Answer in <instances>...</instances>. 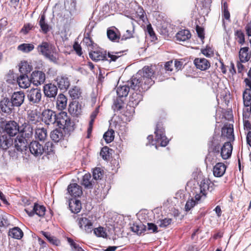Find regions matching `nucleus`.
<instances>
[{
	"label": "nucleus",
	"instance_id": "nucleus-1",
	"mask_svg": "<svg viewBox=\"0 0 251 251\" xmlns=\"http://www.w3.org/2000/svg\"><path fill=\"white\" fill-rule=\"evenodd\" d=\"M154 74L152 67L145 66L136 76L132 77L130 80L127 82V85L117 88V95L120 98L126 97L131 89L136 91V95L138 97L141 96L140 93L147 91L153 84Z\"/></svg>",
	"mask_w": 251,
	"mask_h": 251
},
{
	"label": "nucleus",
	"instance_id": "nucleus-2",
	"mask_svg": "<svg viewBox=\"0 0 251 251\" xmlns=\"http://www.w3.org/2000/svg\"><path fill=\"white\" fill-rule=\"evenodd\" d=\"M123 51L110 52L106 54L105 51L97 50L89 53L90 57L94 61L106 60L109 61H115L118 58L123 55Z\"/></svg>",
	"mask_w": 251,
	"mask_h": 251
},
{
	"label": "nucleus",
	"instance_id": "nucleus-3",
	"mask_svg": "<svg viewBox=\"0 0 251 251\" xmlns=\"http://www.w3.org/2000/svg\"><path fill=\"white\" fill-rule=\"evenodd\" d=\"M38 52L51 61L55 62L58 60L55 47L52 44L43 42L37 47Z\"/></svg>",
	"mask_w": 251,
	"mask_h": 251
},
{
	"label": "nucleus",
	"instance_id": "nucleus-4",
	"mask_svg": "<svg viewBox=\"0 0 251 251\" xmlns=\"http://www.w3.org/2000/svg\"><path fill=\"white\" fill-rule=\"evenodd\" d=\"M215 181L211 182L208 178L203 179L200 184V193L196 194L195 199L197 201H201L202 198L204 199L207 195V191H212L214 189L215 186H217L215 184Z\"/></svg>",
	"mask_w": 251,
	"mask_h": 251
},
{
	"label": "nucleus",
	"instance_id": "nucleus-5",
	"mask_svg": "<svg viewBox=\"0 0 251 251\" xmlns=\"http://www.w3.org/2000/svg\"><path fill=\"white\" fill-rule=\"evenodd\" d=\"M55 124L60 128L68 130H70L73 126L71 119L66 112H61L57 115Z\"/></svg>",
	"mask_w": 251,
	"mask_h": 251
},
{
	"label": "nucleus",
	"instance_id": "nucleus-6",
	"mask_svg": "<svg viewBox=\"0 0 251 251\" xmlns=\"http://www.w3.org/2000/svg\"><path fill=\"white\" fill-rule=\"evenodd\" d=\"M27 98L31 104L38 103L41 100L42 93L41 90L38 88H32L27 91Z\"/></svg>",
	"mask_w": 251,
	"mask_h": 251
},
{
	"label": "nucleus",
	"instance_id": "nucleus-7",
	"mask_svg": "<svg viewBox=\"0 0 251 251\" xmlns=\"http://www.w3.org/2000/svg\"><path fill=\"white\" fill-rule=\"evenodd\" d=\"M57 115L52 110L46 109L42 112V121L47 125H54L56 122Z\"/></svg>",
	"mask_w": 251,
	"mask_h": 251
},
{
	"label": "nucleus",
	"instance_id": "nucleus-8",
	"mask_svg": "<svg viewBox=\"0 0 251 251\" xmlns=\"http://www.w3.org/2000/svg\"><path fill=\"white\" fill-rule=\"evenodd\" d=\"M221 138L223 140L229 141L230 143L234 140L233 127L232 125H226L222 128Z\"/></svg>",
	"mask_w": 251,
	"mask_h": 251
},
{
	"label": "nucleus",
	"instance_id": "nucleus-9",
	"mask_svg": "<svg viewBox=\"0 0 251 251\" xmlns=\"http://www.w3.org/2000/svg\"><path fill=\"white\" fill-rule=\"evenodd\" d=\"M76 222L81 229H83L86 232L91 233L93 230V223L87 218L83 216L78 217Z\"/></svg>",
	"mask_w": 251,
	"mask_h": 251
},
{
	"label": "nucleus",
	"instance_id": "nucleus-10",
	"mask_svg": "<svg viewBox=\"0 0 251 251\" xmlns=\"http://www.w3.org/2000/svg\"><path fill=\"white\" fill-rule=\"evenodd\" d=\"M155 134L156 143L159 144L162 147L166 146L169 143V140L164 134V129L159 127L158 125L156 126Z\"/></svg>",
	"mask_w": 251,
	"mask_h": 251
},
{
	"label": "nucleus",
	"instance_id": "nucleus-11",
	"mask_svg": "<svg viewBox=\"0 0 251 251\" xmlns=\"http://www.w3.org/2000/svg\"><path fill=\"white\" fill-rule=\"evenodd\" d=\"M30 152L35 157L40 156L44 153V147L36 141L31 142L28 145Z\"/></svg>",
	"mask_w": 251,
	"mask_h": 251
},
{
	"label": "nucleus",
	"instance_id": "nucleus-12",
	"mask_svg": "<svg viewBox=\"0 0 251 251\" xmlns=\"http://www.w3.org/2000/svg\"><path fill=\"white\" fill-rule=\"evenodd\" d=\"M28 141L23 136H18L15 139L14 145L17 151L21 152L25 151L28 148Z\"/></svg>",
	"mask_w": 251,
	"mask_h": 251
},
{
	"label": "nucleus",
	"instance_id": "nucleus-13",
	"mask_svg": "<svg viewBox=\"0 0 251 251\" xmlns=\"http://www.w3.org/2000/svg\"><path fill=\"white\" fill-rule=\"evenodd\" d=\"M244 82L247 88L243 92V99L245 106H249L251 102V81L248 78H245Z\"/></svg>",
	"mask_w": 251,
	"mask_h": 251
},
{
	"label": "nucleus",
	"instance_id": "nucleus-14",
	"mask_svg": "<svg viewBox=\"0 0 251 251\" xmlns=\"http://www.w3.org/2000/svg\"><path fill=\"white\" fill-rule=\"evenodd\" d=\"M25 210L30 217H32L34 214H36L39 217H43L45 214L46 208L43 205L35 203L32 210L25 208Z\"/></svg>",
	"mask_w": 251,
	"mask_h": 251
},
{
	"label": "nucleus",
	"instance_id": "nucleus-15",
	"mask_svg": "<svg viewBox=\"0 0 251 251\" xmlns=\"http://www.w3.org/2000/svg\"><path fill=\"white\" fill-rule=\"evenodd\" d=\"M4 130L8 134V136H14L19 132V126L16 122L10 121L5 124Z\"/></svg>",
	"mask_w": 251,
	"mask_h": 251
},
{
	"label": "nucleus",
	"instance_id": "nucleus-16",
	"mask_svg": "<svg viewBox=\"0 0 251 251\" xmlns=\"http://www.w3.org/2000/svg\"><path fill=\"white\" fill-rule=\"evenodd\" d=\"M55 81L61 90H67L70 85V80L66 75H58L55 79Z\"/></svg>",
	"mask_w": 251,
	"mask_h": 251
},
{
	"label": "nucleus",
	"instance_id": "nucleus-17",
	"mask_svg": "<svg viewBox=\"0 0 251 251\" xmlns=\"http://www.w3.org/2000/svg\"><path fill=\"white\" fill-rule=\"evenodd\" d=\"M45 74L41 71H37L32 72L31 76V81L36 86L43 84L45 80Z\"/></svg>",
	"mask_w": 251,
	"mask_h": 251
},
{
	"label": "nucleus",
	"instance_id": "nucleus-18",
	"mask_svg": "<svg viewBox=\"0 0 251 251\" xmlns=\"http://www.w3.org/2000/svg\"><path fill=\"white\" fill-rule=\"evenodd\" d=\"M43 91L46 97L51 98L55 97L57 94L58 89L54 84L49 83L44 85Z\"/></svg>",
	"mask_w": 251,
	"mask_h": 251
},
{
	"label": "nucleus",
	"instance_id": "nucleus-19",
	"mask_svg": "<svg viewBox=\"0 0 251 251\" xmlns=\"http://www.w3.org/2000/svg\"><path fill=\"white\" fill-rule=\"evenodd\" d=\"M232 151V146L229 141H226L221 147L220 154L223 159L226 160L230 157Z\"/></svg>",
	"mask_w": 251,
	"mask_h": 251
},
{
	"label": "nucleus",
	"instance_id": "nucleus-20",
	"mask_svg": "<svg viewBox=\"0 0 251 251\" xmlns=\"http://www.w3.org/2000/svg\"><path fill=\"white\" fill-rule=\"evenodd\" d=\"M25 97L23 92H14L12 95L11 101L14 106H20L24 101Z\"/></svg>",
	"mask_w": 251,
	"mask_h": 251
},
{
	"label": "nucleus",
	"instance_id": "nucleus-21",
	"mask_svg": "<svg viewBox=\"0 0 251 251\" xmlns=\"http://www.w3.org/2000/svg\"><path fill=\"white\" fill-rule=\"evenodd\" d=\"M68 111L74 116H78L81 112V105L76 100L71 102L69 105Z\"/></svg>",
	"mask_w": 251,
	"mask_h": 251
},
{
	"label": "nucleus",
	"instance_id": "nucleus-22",
	"mask_svg": "<svg viewBox=\"0 0 251 251\" xmlns=\"http://www.w3.org/2000/svg\"><path fill=\"white\" fill-rule=\"evenodd\" d=\"M13 144V140L11 137L7 135H3L0 136V148L6 150Z\"/></svg>",
	"mask_w": 251,
	"mask_h": 251
},
{
	"label": "nucleus",
	"instance_id": "nucleus-23",
	"mask_svg": "<svg viewBox=\"0 0 251 251\" xmlns=\"http://www.w3.org/2000/svg\"><path fill=\"white\" fill-rule=\"evenodd\" d=\"M69 193L73 197H76L80 196L82 194V190L81 186L76 183H72L68 187Z\"/></svg>",
	"mask_w": 251,
	"mask_h": 251
},
{
	"label": "nucleus",
	"instance_id": "nucleus-24",
	"mask_svg": "<svg viewBox=\"0 0 251 251\" xmlns=\"http://www.w3.org/2000/svg\"><path fill=\"white\" fill-rule=\"evenodd\" d=\"M194 64L197 69L201 71H205L210 66L209 62L205 58H196L194 60Z\"/></svg>",
	"mask_w": 251,
	"mask_h": 251
},
{
	"label": "nucleus",
	"instance_id": "nucleus-25",
	"mask_svg": "<svg viewBox=\"0 0 251 251\" xmlns=\"http://www.w3.org/2000/svg\"><path fill=\"white\" fill-rule=\"evenodd\" d=\"M13 106H14L8 98H4L0 102V107L3 112L11 113Z\"/></svg>",
	"mask_w": 251,
	"mask_h": 251
},
{
	"label": "nucleus",
	"instance_id": "nucleus-26",
	"mask_svg": "<svg viewBox=\"0 0 251 251\" xmlns=\"http://www.w3.org/2000/svg\"><path fill=\"white\" fill-rule=\"evenodd\" d=\"M67 98L63 94H59L56 100V107L59 110H63L67 107Z\"/></svg>",
	"mask_w": 251,
	"mask_h": 251
},
{
	"label": "nucleus",
	"instance_id": "nucleus-27",
	"mask_svg": "<svg viewBox=\"0 0 251 251\" xmlns=\"http://www.w3.org/2000/svg\"><path fill=\"white\" fill-rule=\"evenodd\" d=\"M17 82L20 87L25 89L30 86L31 81L26 75H21L18 77Z\"/></svg>",
	"mask_w": 251,
	"mask_h": 251
},
{
	"label": "nucleus",
	"instance_id": "nucleus-28",
	"mask_svg": "<svg viewBox=\"0 0 251 251\" xmlns=\"http://www.w3.org/2000/svg\"><path fill=\"white\" fill-rule=\"evenodd\" d=\"M226 166L223 163H217L213 168V175L216 177H221L225 173Z\"/></svg>",
	"mask_w": 251,
	"mask_h": 251
},
{
	"label": "nucleus",
	"instance_id": "nucleus-29",
	"mask_svg": "<svg viewBox=\"0 0 251 251\" xmlns=\"http://www.w3.org/2000/svg\"><path fill=\"white\" fill-rule=\"evenodd\" d=\"M239 56L241 62L245 63L248 61L251 57L249 48L248 47L241 48L239 52Z\"/></svg>",
	"mask_w": 251,
	"mask_h": 251
},
{
	"label": "nucleus",
	"instance_id": "nucleus-30",
	"mask_svg": "<svg viewBox=\"0 0 251 251\" xmlns=\"http://www.w3.org/2000/svg\"><path fill=\"white\" fill-rule=\"evenodd\" d=\"M191 36L190 32L186 29L181 30L176 34V40L179 41H185L189 39Z\"/></svg>",
	"mask_w": 251,
	"mask_h": 251
},
{
	"label": "nucleus",
	"instance_id": "nucleus-31",
	"mask_svg": "<svg viewBox=\"0 0 251 251\" xmlns=\"http://www.w3.org/2000/svg\"><path fill=\"white\" fill-rule=\"evenodd\" d=\"M69 208L72 212L77 213L79 212L81 209V204L79 200H72L70 201Z\"/></svg>",
	"mask_w": 251,
	"mask_h": 251
},
{
	"label": "nucleus",
	"instance_id": "nucleus-32",
	"mask_svg": "<svg viewBox=\"0 0 251 251\" xmlns=\"http://www.w3.org/2000/svg\"><path fill=\"white\" fill-rule=\"evenodd\" d=\"M23 231L18 227H15L9 230L8 235L12 238L20 239L23 236Z\"/></svg>",
	"mask_w": 251,
	"mask_h": 251
},
{
	"label": "nucleus",
	"instance_id": "nucleus-33",
	"mask_svg": "<svg viewBox=\"0 0 251 251\" xmlns=\"http://www.w3.org/2000/svg\"><path fill=\"white\" fill-rule=\"evenodd\" d=\"M146 226L142 224L133 223L130 227L131 230L137 235H141L146 230Z\"/></svg>",
	"mask_w": 251,
	"mask_h": 251
},
{
	"label": "nucleus",
	"instance_id": "nucleus-34",
	"mask_svg": "<svg viewBox=\"0 0 251 251\" xmlns=\"http://www.w3.org/2000/svg\"><path fill=\"white\" fill-rule=\"evenodd\" d=\"M50 136L55 142H58L64 138V134L61 129L53 130L51 132Z\"/></svg>",
	"mask_w": 251,
	"mask_h": 251
},
{
	"label": "nucleus",
	"instance_id": "nucleus-35",
	"mask_svg": "<svg viewBox=\"0 0 251 251\" xmlns=\"http://www.w3.org/2000/svg\"><path fill=\"white\" fill-rule=\"evenodd\" d=\"M47 136V130L42 128H38L36 129L35 132V137L37 139L41 141H44Z\"/></svg>",
	"mask_w": 251,
	"mask_h": 251
},
{
	"label": "nucleus",
	"instance_id": "nucleus-36",
	"mask_svg": "<svg viewBox=\"0 0 251 251\" xmlns=\"http://www.w3.org/2000/svg\"><path fill=\"white\" fill-rule=\"evenodd\" d=\"M32 135L33 128L29 125H27L23 128L20 136H23L24 138L27 139L28 141L30 138H32Z\"/></svg>",
	"mask_w": 251,
	"mask_h": 251
},
{
	"label": "nucleus",
	"instance_id": "nucleus-37",
	"mask_svg": "<svg viewBox=\"0 0 251 251\" xmlns=\"http://www.w3.org/2000/svg\"><path fill=\"white\" fill-rule=\"evenodd\" d=\"M34 48L32 44L23 43L18 47V50L25 53H28L32 51Z\"/></svg>",
	"mask_w": 251,
	"mask_h": 251
},
{
	"label": "nucleus",
	"instance_id": "nucleus-38",
	"mask_svg": "<svg viewBox=\"0 0 251 251\" xmlns=\"http://www.w3.org/2000/svg\"><path fill=\"white\" fill-rule=\"evenodd\" d=\"M70 97L74 100L78 99L81 95V91L79 88L75 86L69 91Z\"/></svg>",
	"mask_w": 251,
	"mask_h": 251
},
{
	"label": "nucleus",
	"instance_id": "nucleus-39",
	"mask_svg": "<svg viewBox=\"0 0 251 251\" xmlns=\"http://www.w3.org/2000/svg\"><path fill=\"white\" fill-rule=\"evenodd\" d=\"M91 176L90 174H86L83 176L82 181V185L85 188H91L92 184L91 182Z\"/></svg>",
	"mask_w": 251,
	"mask_h": 251
},
{
	"label": "nucleus",
	"instance_id": "nucleus-40",
	"mask_svg": "<svg viewBox=\"0 0 251 251\" xmlns=\"http://www.w3.org/2000/svg\"><path fill=\"white\" fill-rule=\"evenodd\" d=\"M39 24L41 28L42 31L46 34L49 31V26L47 23L45 22V16L43 15L41 16Z\"/></svg>",
	"mask_w": 251,
	"mask_h": 251
},
{
	"label": "nucleus",
	"instance_id": "nucleus-41",
	"mask_svg": "<svg viewBox=\"0 0 251 251\" xmlns=\"http://www.w3.org/2000/svg\"><path fill=\"white\" fill-rule=\"evenodd\" d=\"M200 201H197L195 199V197L194 199L192 198L191 199H189L185 205V210L186 211H188L190 210L192 208H193L196 204H198Z\"/></svg>",
	"mask_w": 251,
	"mask_h": 251
},
{
	"label": "nucleus",
	"instance_id": "nucleus-42",
	"mask_svg": "<svg viewBox=\"0 0 251 251\" xmlns=\"http://www.w3.org/2000/svg\"><path fill=\"white\" fill-rule=\"evenodd\" d=\"M114 131L113 129L108 130L103 135V139L107 143L111 142L114 138Z\"/></svg>",
	"mask_w": 251,
	"mask_h": 251
},
{
	"label": "nucleus",
	"instance_id": "nucleus-43",
	"mask_svg": "<svg viewBox=\"0 0 251 251\" xmlns=\"http://www.w3.org/2000/svg\"><path fill=\"white\" fill-rule=\"evenodd\" d=\"M221 149V147L219 144H215L212 142L209 146L208 151L209 152L218 154L220 152Z\"/></svg>",
	"mask_w": 251,
	"mask_h": 251
},
{
	"label": "nucleus",
	"instance_id": "nucleus-44",
	"mask_svg": "<svg viewBox=\"0 0 251 251\" xmlns=\"http://www.w3.org/2000/svg\"><path fill=\"white\" fill-rule=\"evenodd\" d=\"M108 38L112 41H118L120 39L119 35L114 30L108 29L107 31Z\"/></svg>",
	"mask_w": 251,
	"mask_h": 251
},
{
	"label": "nucleus",
	"instance_id": "nucleus-45",
	"mask_svg": "<svg viewBox=\"0 0 251 251\" xmlns=\"http://www.w3.org/2000/svg\"><path fill=\"white\" fill-rule=\"evenodd\" d=\"M28 122L30 124H35L38 122V117L37 114L33 111L30 112L27 116Z\"/></svg>",
	"mask_w": 251,
	"mask_h": 251
},
{
	"label": "nucleus",
	"instance_id": "nucleus-46",
	"mask_svg": "<svg viewBox=\"0 0 251 251\" xmlns=\"http://www.w3.org/2000/svg\"><path fill=\"white\" fill-rule=\"evenodd\" d=\"M34 29V26L33 24L31 23H26L21 29V32L24 35H26L28 33L30 30H33Z\"/></svg>",
	"mask_w": 251,
	"mask_h": 251
},
{
	"label": "nucleus",
	"instance_id": "nucleus-47",
	"mask_svg": "<svg viewBox=\"0 0 251 251\" xmlns=\"http://www.w3.org/2000/svg\"><path fill=\"white\" fill-rule=\"evenodd\" d=\"M19 71L22 75H26L30 72L29 66L26 62H22L19 66Z\"/></svg>",
	"mask_w": 251,
	"mask_h": 251
},
{
	"label": "nucleus",
	"instance_id": "nucleus-48",
	"mask_svg": "<svg viewBox=\"0 0 251 251\" xmlns=\"http://www.w3.org/2000/svg\"><path fill=\"white\" fill-rule=\"evenodd\" d=\"M112 151L107 147H104L102 148L100 152V155L104 160H108L110 156L109 151Z\"/></svg>",
	"mask_w": 251,
	"mask_h": 251
},
{
	"label": "nucleus",
	"instance_id": "nucleus-49",
	"mask_svg": "<svg viewBox=\"0 0 251 251\" xmlns=\"http://www.w3.org/2000/svg\"><path fill=\"white\" fill-rule=\"evenodd\" d=\"M94 232L98 237H101L103 238L106 237L107 234L105 230L102 227H99L94 229Z\"/></svg>",
	"mask_w": 251,
	"mask_h": 251
},
{
	"label": "nucleus",
	"instance_id": "nucleus-50",
	"mask_svg": "<svg viewBox=\"0 0 251 251\" xmlns=\"http://www.w3.org/2000/svg\"><path fill=\"white\" fill-rule=\"evenodd\" d=\"M53 145L52 142H48L44 147V152L48 154H50L53 151Z\"/></svg>",
	"mask_w": 251,
	"mask_h": 251
},
{
	"label": "nucleus",
	"instance_id": "nucleus-51",
	"mask_svg": "<svg viewBox=\"0 0 251 251\" xmlns=\"http://www.w3.org/2000/svg\"><path fill=\"white\" fill-rule=\"evenodd\" d=\"M235 35L238 39V42L243 45L245 42V35L244 33L241 30H239L236 31Z\"/></svg>",
	"mask_w": 251,
	"mask_h": 251
},
{
	"label": "nucleus",
	"instance_id": "nucleus-52",
	"mask_svg": "<svg viewBox=\"0 0 251 251\" xmlns=\"http://www.w3.org/2000/svg\"><path fill=\"white\" fill-rule=\"evenodd\" d=\"M93 176L94 179H95V180L100 179L102 176V173L101 172L100 168H95L93 172Z\"/></svg>",
	"mask_w": 251,
	"mask_h": 251
},
{
	"label": "nucleus",
	"instance_id": "nucleus-53",
	"mask_svg": "<svg viewBox=\"0 0 251 251\" xmlns=\"http://www.w3.org/2000/svg\"><path fill=\"white\" fill-rule=\"evenodd\" d=\"M201 53L206 57H211L213 54V51L210 47L206 46L205 49L201 50Z\"/></svg>",
	"mask_w": 251,
	"mask_h": 251
},
{
	"label": "nucleus",
	"instance_id": "nucleus-54",
	"mask_svg": "<svg viewBox=\"0 0 251 251\" xmlns=\"http://www.w3.org/2000/svg\"><path fill=\"white\" fill-rule=\"evenodd\" d=\"M172 219L170 218H165L163 220H162L160 221L159 224V226L162 227H166L168 226L171 224L172 222Z\"/></svg>",
	"mask_w": 251,
	"mask_h": 251
},
{
	"label": "nucleus",
	"instance_id": "nucleus-55",
	"mask_svg": "<svg viewBox=\"0 0 251 251\" xmlns=\"http://www.w3.org/2000/svg\"><path fill=\"white\" fill-rule=\"evenodd\" d=\"M196 30L199 37H200L201 40H203L204 38V33L203 28L199 25H197L196 27Z\"/></svg>",
	"mask_w": 251,
	"mask_h": 251
},
{
	"label": "nucleus",
	"instance_id": "nucleus-56",
	"mask_svg": "<svg viewBox=\"0 0 251 251\" xmlns=\"http://www.w3.org/2000/svg\"><path fill=\"white\" fill-rule=\"evenodd\" d=\"M48 241L52 244L55 245L56 246H59L60 244V240H58L57 238L54 236H50V237H49Z\"/></svg>",
	"mask_w": 251,
	"mask_h": 251
},
{
	"label": "nucleus",
	"instance_id": "nucleus-57",
	"mask_svg": "<svg viewBox=\"0 0 251 251\" xmlns=\"http://www.w3.org/2000/svg\"><path fill=\"white\" fill-rule=\"evenodd\" d=\"M148 230L151 232H157V227L153 223H148Z\"/></svg>",
	"mask_w": 251,
	"mask_h": 251
},
{
	"label": "nucleus",
	"instance_id": "nucleus-58",
	"mask_svg": "<svg viewBox=\"0 0 251 251\" xmlns=\"http://www.w3.org/2000/svg\"><path fill=\"white\" fill-rule=\"evenodd\" d=\"M111 3V1H110L109 3H106L103 6L101 10L103 15L110 13V4Z\"/></svg>",
	"mask_w": 251,
	"mask_h": 251
},
{
	"label": "nucleus",
	"instance_id": "nucleus-59",
	"mask_svg": "<svg viewBox=\"0 0 251 251\" xmlns=\"http://www.w3.org/2000/svg\"><path fill=\"white\" fill-rule=\"evenodd\" d=\"M73 48L78 55L81 56L82 55L81 47L78 44L75 43L73 46Z\"/></svg>",
	"mask_w": 251,
	"mask_h": 251
},
{
	"label": "nucleus",
	"instance_id": "nucleus-60",
	"mask_svg": "<svg viewBox=\"0 0 251 251\" xmlns=\"http://www.w3.org/2000/svg\"><path fill=\"white\" fill-rule=\"evenodd\" d=\"M99 112V107H97L90 115V119H91V120L90 121V122L94 123L95 119H96Z\"/></svg>",
	"mask_w": 251,
	"mask_h": 251
},
{
	"label": "nucleus",
	"instance_id": "nucleus-61",
	"mask_svg": "<svg viewBox=\"0 0 251 251\" xmlns=\"http://www.w3.org/2000/svg\"><path fill=\"white\" fill-rule=\"evenodd\" d=\"M9 224L8 220L0 216V226H6Z\"/></svg>",
	"mask_w": 251,
	"mask_h": 251
},
{
	"label": "nucleus",
	"instance_id": "nucleus-62",
	"mask_svg": "<svg viewBox=\"0 0 251 251\" xmlns=\"http://www.w3.org/2000/svg\"><path fill=\"white\" fill-rule=\"evenodd\" d=\"M173 62L172 61H168L165 64V69L166 71L171 72L173 71Z\"/></svg>",
	"mask_w": 251,
	"mask_h": 251
},
{
	"label": "nucleus",
	"instance_id": "nucleus-63",
	"mask_svg": "<svg viewBox=\"0 0 251 251\" xmlns=\"http://www.w3.org/2000/svg\"><path fill=\"white\" fill-rule=\"evenodd\" d=\"M68 242L69 243L71 247L73 248V250L74 251L75 250L77 249L78 247L79 246L76 244L75 242H74L73 240L72 239L68 238Z\"/></svg>",
	"mask_w": 251,
	"mask_h": 251
},
{
	"label": "nucleus",
	"instance_id": "nucleus-64",
	"mask_svg": "<svg viewBox=\"0 0 251 251\" xmlns=\"http://www.w3.org/2000/svg\"><path fill=\"white\" fill-rule=\"evenodd\" d=\"M246 30L247 35L249 36H251V21L247 25Z\"/></svg>",
	"mask_w": 251,
	"mask_h": 251
}]
</instances>
